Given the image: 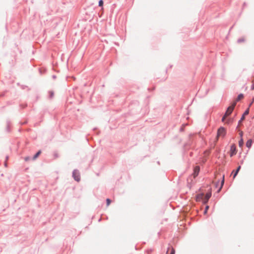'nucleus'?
Here are the masks:
<instances>
[{
  "mask_svg": "<svg viewBox=\"0 0 254 254\" xmlns=\"http://www.w3.org/2000/svg\"><path fill=\"white\" fill-rule=\"evenodd\" d=\"M236 105V102H234L232 105L227 108V110L225 114V116H229L232 113Z\"/></svg>",
  "mask_w": 254,
  "mask_h": 254,
  "instance_id": "1",
  "label": "nucleus"
},
{
  "mask_svg": "<svg viewBox=\"0 0 254 254\" xmlns=\"http://www.w3.org/2000/svg\"><path fill=\"white\" fill-rule=\"evenodd\" d=\"M226 134V130L223 127H221L219 128L217 131V138L223 137Z\"/></svg>",
  "mask_w": 254,
  "mask_h": 254,
  "instance_id": "2",
  "label": "nucleus"
},
{
  "mask_svg": "<svg viewBox=\"0 0 254 254\" xmlns=\"http://www.w3.org/2000/svg\"><path fill=\"white\" fill-rule=\"evenodd\" d=\"M237 153L236 150V146L235 144H233L231 146L230 151V156L232 157L233 155H235Z\"/></svg>",
  "mask_w": 254,
  "mask_h": 254,
  "instance_id": "3",
  "label": "nucleus"
},
{
  "mask_svg": "<svg viewBox=\"0 0 254 254\" xmlns=\"http://www.w3.org/2000/svg\"><path fill=\"white\" fill-rule=\"evenodd\" d=\"M72 176L75 181L77 182L79 181L80 175L78 171L74 170L72 173Z\"/></svg>",
  "mask_w": 254,
  "mask_h": 254,
  "instance_id": "4",
  "label": "nucleus"
},
{
  "mask_svg": "<svg viewBox=\"0 0 254 254\" xmlns=\"http://www.w3.org/2000/svg\"><path fill=\"white\" fill-rule=\"evenodd\" d=\"M211 191L207 192L205 194V196L204 195V199H203V203H206L208 201V199L211 197Z\"/></svg>",
  "mask_w": 254,
  "mask_h": 254,
  "instance_id": "5",
  "label": "nucleus"
},
{
  "mask_svg": "<svg viewBox=\"0 0 254 254\" xmlns=\"http://www.w3.org/2000/svg\"><path fill=\"white\" fill-rule=\"evenodd\" d=\"M203 199H204V194L203 193L198 194L196 196V200L197 201H202L203 202Z\"/></svg>",
  "mask_w": 254,
  "mask_h": 254,
  "instance_id": "6",
  "label": "nucleus"
},
{
  "mask_svg": "<svg viewBox=\"0 0 254 254\" xmlns=\"http://www.w3.org/2000/svg\"><path fill=\"white\" fill-rule=\"evenodd\" d=\"M199 172V166H196L194 169V172L193 173V176L194 178H195L198 174Z\"/></svg>",
  "mask_w": 254,
  "mask_h": 254,
  "instance_id": "7",
  "label": "nucleus"
},
{
  "mask_svg": "<svg viewBox=\"0 0 254 254\" xmlns=\"http://www.w3.org/2000/svg\"><path fill=\"white\" fill-rule=\"evenodd\" d=\"M169 251H171L170 254H175V251L174 249L173 248H172V247L168 248L166 254H168Z\"/></svg>",
  "mask_w": 254,
  "mask_h": 254,
  "instance_id": "8",
  "label": "nucleus"
},
{
  "mask_svg": "<svg viewBox=\"0 0 254 254\" xmlns=\"http://www.w3.org/2000/svg\"><path fill=\"white\" fill-rule=\"evenodd\" d=\"M252 144V140L251 139L248 140L246 142V146L248 148H250Z\"/></svg>",
  "mask_w": 254,
  "mask_h": 254,
  "instance_id": "9",
  "label": "nucleus"
},
{
  "mask_svg": "<svg viewBox=\"0 0 254 254\" xmlns=\"http://www.w3.org/2000/svg\"><path fill=\"white\" fill-rule=\"evenodd\" d=\"M244 97V95L243 94H240V95H238L237 99L236 101H235L234 102H238L239 101H240V100H241L242 99H243Z\"/></svg>",
  "mask_w": 254,
  "mask_h": 254,
  "instance_id": "10",
  "label": "nucleus"
},
{
  "mask_svg": "<svg viewBox=\"0 0 254 254\" xmlns=\"http://www.w3.org/2000/svg\"><path fill=\"white\" fill-rule=\"evenodd\" d=\"M240 169H241V166H238L237 169L236 170L235 173L234 174L233 178H235L236 177V176L238 174L239 171H240Z\"/></svg>",
  "mask_w": 254,
  "mask_h": 254,
  "instance_id": "11",
  "label": "nucleus"
},
{
  "mask_svg": "<svg viewBox=\"0 0 254 254\" xmlns=\"http://www.w3.org/2000/svg\"><path fill=\"white\" fill-rule=\"evenodd\" d=\"M41 151H39L33 157V160H35L39 156V155L41 154Z\"/></svg>",
  "mask_w": 254,
  "mask_h": 254,
  "instance_id": "12",
  "label": "nucleus"
},
{
  "mask_svg": "<svg viewBox=\"0 0 254 254\" xmlns=\"http://www.w3.org/2000/svg\"><path fill=\"white\" fill-rule=\"evenodd\" d=\"M244 144L243 139L242 138L240 139V140L239 141V145L240 147H242Z\"/></svg>",
  "mask_w": 254,
  "mask_h": 254,
  "instance_id": "13",
  "label": "nucleus"
},
{
  "mask_svg": "<svg viewBox=\"0 0 254 254\" xmlns=\"http://www.w3.org/2000/svg\"><path fill=\"white\" fill-rule=\"evenodd\" d=\"M224 176H223V180H222V181L221 182V187H220V189H219V190L218 191V192L221 190V188H222V186H223V185L224 184Z\"/></svg>",
  "mask_w": 254,
  "mask_h": 254,
  "instance_id": "14",
  "label": "nucleus"
},
{
  "mask_svg": "<svg viewBox=\"0 0 254 254\" xmlns=\"http://www.w3.org/2000/svg\"><path fill=\"white\" fill-rule=\"evenodd\" d=\"M249 108L247 109L245 112L244 113L243 116H244V117H245V116L249 114Z\"/></svg>",
  "mask_w": 254,
  "mask_h": 254,
  "instance_id": "15",
  "label": "nucleus"
},
{
  "mask_svg": "<svg viewBox=\"0 0 254 254\" xmlns=\"http://www.w3.org/2000/svg\"><path fill=\"white\" fill-rule=\"evenodd\" d=\"M252 85L251 86V89L254 90V76L253 77V79L252 81Z\"/></svg>",
  "mask_w": 254,
  "mask_h": 254,
  "instance_id": "16",
  "label": "nucleus"
},
{
  "mask_svg": "<svg viewBox=\"0 0 254 254\" xmlns=\"http://www.w3.org/2000/svg\"><path fill=\"white\" fill-rule=\"evenodd\" d=\"M106 202H107V205L109 206L111 202V200L109 198H107L106 199Z\"/></svg>",
  "mask_w": 254,
  "mask_h": 254,
  "instance_id": "17",
  "label": "nucleus"
},
{
  "mask_svg": "<svg viewBox=\"0 0 254 254\" xmlns=\"http://www.w3.org/2000/svg\"><path fill=\"white\" fill-rule=\"evenodd\" d=\"M103 5V1L102 0H100L99 1V5L100 6H102Z\"/></svg>",
  "mask_w": 254,
  "mask_h": 254,
  "instance_id": "18",
  "label": "nucleus"
},
{
  "mask_svg": "<svg viewBox=\"0 0 254 254\" xmlns=\"http://www.w3.org/2000/svg\"><path fill=\"white\" fill-rule=\"evenodd\" d=\"M245 117L244 116H242L241 120L239 121V124L242 122L243 120H244Z\"/></svg>",
  "mask_w": 254,
  "mask_h": 254,
  "instance_id": "19",
  "label": "nucleus"
},
{
  "mask_svg": "<svg viewBox=\"0 0 254 254\" xmlns=\"http://www.w3.org/2000/svg\"><path fill=\"white\" fill-rule=\"evenodd\" d=\"M245 41V40H244V39H243V38H241V39H239L238 40V42H243V41Z\"/></svg>",
  "mask_w": 254,
  "mask_h": 254,
  "instance_id": "20",
  "label": "nucleus"
},
{
  "mask_svg": "<svg viewBox=\"0 0 254 254\" xmlns=\"http://www.w3.org/2000/svg\"><path fill=\"white\" fill-rule=\"evenodd\" d=\"M228 116H225V115H224V116H223V117L222 118V122H224L225 119L226 117H227Z\"/></svg>",
  "mask_w": 254,
  "mask_h": 254,
  "instance_id": "21",
  "label": "nucleus"
},
{
  "mask_svg": "<svg viewBox=\"0 0 254 254\" xmlns=\"http://www.w3.org/2000/svg\"><path fill=\"white\" fill-rule=\"evenodd\" d=\"M208 207H209L208 206H206L205 210L204 212V213H206L207 211V210L208 209Z\"/></svg>",
  "mask_w": 254,
  "mask_h": 254,
  "instance_id": "22",
  "label": "nucleus"
},
{
  "mask_svg": "<svg viewBox=\"0 0 254 254\" xmlns=\"http://www.w3.org/2000/svg\"><path fill=\"white\" fill-rule=\"evenodd\" d=\"M232 121V120L231 119H228V120L227 121V122H226V123H227V124H229V123L231 122Z\"/></svg>",
  "mask_w": 254,
  "mask_h": 254,
  "instance_id": "23",
  "label": "nucleus"
},
{
  "mask_svg": "<svg viewBox=\"0 0 254 254\" xmlns=\"http://www.w3.org/2000/svg\"><path fill=\"white\" fill-rule=\"evenodd\" d=\"M29 159H30V158H29V157H25V160L26 161H28Z\"/></svg>",
  "mask_w": 254,
  "mask_h": 254,
  "instance_id": "24",
  "label": "nucleus"
},
{
  "mask_svg": "<svg viewBox=\"0 0 254 254\" xmlns=\"http://www.w3.org/2000/svg\"><path fill=\"white\" fill-rule=\"evenodd\" d=\"M243 134V131H241V132H240V136H241V137H242Z\"/></svg>",
  "mask_w": 254,
  "mask_h": 254,
  "instance_id": "25",
  "label": "nucleus"
},
{
  "mask_svg": "<svg viewBox=\"0 0 254 254\" xmlns=\"http://www.w3.org/2000/svg\"><path fill=\"white\" fill-rule=\"evenodd\" d=\"M254 101V98L253 99V101H252V103L250 104V106H251V105L253 104Z\"/></svg>",
  "mask_w": 254,
  "mask_h": 254,
  "instance_id": "26",
  "label": "nucleus"
},
{
  "mask_svg": "<svg viewBox=\"0 0 254 254\" xmlns=\"http://www.w3.org/2000/svg\"><path fill=\"white\" fill-rule=\"evenodd\" d=\"M53 96V93H51V96Z\"/></svg>",
  "mask_w": 254,
  "mask_h": 254,
  "instance_id": "27",
  "label": "nucleus"
}]
</instances>
